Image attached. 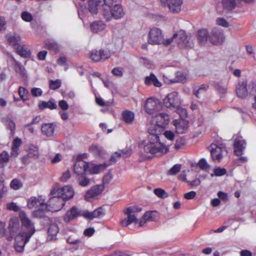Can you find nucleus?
Here are the masks:
<instances>
[{
  "mask_svg": "<svg viewBox=\"0 0 256 256\" xmlns=\"http://www.w3.org/2000/svg\"><path fill=\"white\" fill-rule=\"evenodd\" d=\"M6 38L8 42L12 45L14 49L16 48L17 46H20V37L19 36L12 34H8L6 36Z\"/></svg>",
  "mask_w": 256,
  "mask_h": 256,
  "instance_id": "30",
  "label": "nucleus"
},
{
  "mask_svg": "<svg viewBox=\"0 0 256 256\" xmlns=\"http://www.w3.org/2000/svg\"><path fill=\"white\" fill-rule=\"evenodd\" d=\"M180 100L178 92L169 94L164 100V104L168 108H175L180 104Z\"/></svg>",
  "mask_w": 256,
  "mask_h": 256,
  "instance_id": "9",
  "label": "nucleus"
},
{
  "mask_svg": "<svg viewBox=\"0 0 256 256\" xmlns=\"http://www.w3.org/2000/svg\"><path fill=\"white\" fill-rule=\"evenodd\" d=\"M22 142L20 138H16L13 141L12 146L11 156L14 158L16 157L19 152V147L22 144Z\"/></svg>",
  "mask_w": 256,
  "mask_h": 256,
  "instance_id": "31",
  "label": "nucleus"
},
{
  "mask_svg": "<svg viewBox=\"0 0 256 256\" xmlns=\"http://www.w3.org/2000/svg\"><path fill=\"white\" fill-rule=\"evenodd\" d=\"M19 216L22 228V231L20 233L32 237L36 232L34 223L23 211L20 212Z\"/></svg>",
  "mask_w": 256,
  "mask_h": 256,
  "instance_id": "4",
  "label": "nucleus"
},
{
  "mask_svg": "<svg viewBox=\"0 0 256 256\" xmlns=\"http://www.w3.org/2000/svg\"><path fill=\"white\" fill-rule=\"evenodd\" d=\"M162 2H166L169 10L172 14L180 12L182 9L183 3L182 0H161Z\"/></svg>",
  "mask_w": 256,
  "mask_h": 256,
  "instance_id": "14",
  "label": "nucleus"
},
{
  "mask_svg": "<svg viewBox=\"0 0 256 256\" xmlns=\"http://www.w3.org/2000/svg\"><path fill=\"white\" fill-rule=\"evenodd\" d=\"M100 56L102 57V60H106L110 58L112 56L111 52L108 50H100Z\"/></svg>",
  "mask_w": 256,
  "mask_h": 256,
  "instance_id": "55",
  "label": "nucleus"
},
{
  "mask_svg": "<svg viewBox=\"0 0 256 256\" xmlns=\"http://www.w3.org/2000/svg\"><path fill=\"white\" fill-rule=\"evenodd\" d=\"M225 36L222 31L217 28H214L210 34L209 42L213 44H221L224 40Z\"/></svg>",
  "mask_w": 256,
  "mask_h": 256,
  "instance_id": "12",
  "label": "nucleus"
},
{
  "mask_svg": "<svg viewBox=\"0 0 256 256\" xmlns=\"http://www.w3.org/2000/svg\"><path fill=\"white\" fill-rule=\"evenodd\" d=\"M246 82L244 80L240 81L236 87V92L238 96L241 98H245L248 95V88Z\"/></svg>",
  "mask_w": 256,
  "mask_h": 256,
  "instance_id": "25",
  "label": "nucleus"
},
{
  "mask_svg": "<svg viewBox=\"0 0 256 256\" xmlns=\"http://www.w3.org/2000/svg\"><path fill=\"white\" fill-rule=\"evenodd\" d=\"M160 108V106L158 100L150 98L146 100L144 108L147 114L152 115L154 114Z\"/></svg>",
  "mask_w": 256,
  "mask_h": 256,
  "instance_id": "13",
  "label": "nucleus"
},
{
  "mask_svg": "<svg viewBox=\"0 0 256 256\" xmlns=\"http://www.w3.org/2000/svg\"><path fill=\"white\" fill-rule=\"evenodd\" d=\"M209 37L210 34L206 29H200L196 32V38L200 45H205L209 42Z\"/></svg>",
  "mask_w": 256,
  "mask_h": 256,
  "instance_id": "23",
  "label": "nucleus"
},
{
  "mask_svg": "<svg viewBox=\"0 0 256 256\" xmlns=\"http://www.w3.org/2000/svg\"><path fill=\"white\" fill-rule=\"evenodd\" d=\"M123 120L126 123H131L134 120V114L129 110L124 111L122 113Z\"/></svg>",
  "mask_w": 256,
  "mask_h": 256,
  "instance_id": "41",
  "label": "nucleus"
},
{
  "mask_svg": "<svg viewBox=\"0 0 256 256\" xmlns=\"http://www.w3.org/2000/svg\"><path fill=\"white\" fill-rule=\"evenodd\" d=\"M56 124L54 123H46L42 124L41 131L42 134L48 136L52 137L54 135Z\"/></svg>",
  "mask_w": 256,
  "mask_h": 256,
  "instance_id": "24",
  "label": "nucleus"
},
{
  "mask_svg": "<svg viewBox=\"0 0 256 256\" xmlns=\"http://www.w3.org/2000/svg\"><path fill=\"white\" fill-rule=\"evenodd\" d=\"M110 164H111V163H104L98 165L90 164L88 166V172L91 174H98L106 169Z\"/></svg>",
  "mask_w": 256,
  "mask_h": 256,
  "instance_id": "27",
  "label": "nucleus"
},
{
  "mask_svg": "<svg viewBox=\"0 0 256 256\" xmlns=\"http://www.w3.org/2000/svg\"><path fill=\"white\" fill-rule=\"evenodd\" d=\"M104 190V186L102 185H98L92 186L90 190H88L85 194V198L87 201L90 200L92 198H94L100 195Z\"/></svg>",
  "mask_w": 256,
  "mask_h": 256,
  "instance_id": "18",
  "label": "nucleus"
},
{
  "mask_svg": "<svg viewBox=\"0 0 256 256\" xmlns=\"http://www.w3.org/2000/svg\"><path fill=\"white\" fill-rule=\"evenodd\" d=\"M185 144L186 142L182 138L180 137L176 139L174 144V148L175 149L178 150L182 148Z\"/></svg>",
  "mask_w": 256,
  "mask_h": 256,
  "instance_id": "54",
  "label": "nucleus"
},
{
  "mask_svg": "<svg viewBox=\"0 0 256 256\" xmlns=\"http://www.w3.org/2000/svg\"><path fill=\"white\" fill-rule=\"evenodd\" d=\"M22 184L20 180L15 178L12 180L10 184V188L14 190H18L22 187Z\"/></svg>",
  "mask_w": 256,
  "mask_h": 256,
  "instance_id": "46",
  "label": "nucleus"
},
{
  "mask_svg": "<svg viewBox=\"0 0 256 256\" xmlns=\"http://www.w3.org/2000/svg\"><path fill=\"white\" fill-rule=\"evenodd\" d=\"M105 214V210L102 207H99L92 212H86L82 214L84 218L92 220L94 218H100Z\"/></svg>",
  "mask_w": 256,
  "mask_h": 256,
  "instance_id": "20",
  "label": "nucleus"
},
{
  "mask_svg": "<svg viewBox=\"0 0 256 256\" xmlns=\"http://www.w3.org/2000/svg\"><path fill=\"white\" fill-rule=\"evenodd\" d=\"M144 84L147 86L153 85L158 88L162 86V83L153 73H151L150 76L146 77Z\"/></svg>",
  "mask_w": 256,
  "mask_h": 256,
  "instance_id": "28",
  "label": "nucleus"
},
{
  "mask_svg": "<svg viewBox=\"0 0 256 256\" xmlns=\"http://www.w3.org/2000/svg\"><path fill=\"white\" fill-rule=\"evenodd\" d=\"M248 88L250 93L256 94V80L250 81L248 84Z\"/></svg>",
  "mask_w": 256,
  "mask_h": 256,
  "instance_id": "58",
  "label": "nucleus"
},
{
  "mask_svg": "<svg viewBox=\"0 0 256 256\" xmlns=\"http://www.w3.org/2000/svg\"><path fill=\"white\" fill-rule=\"evenodd\" d=\"M181 168V165L179 164H174L168 172V175L173 176L178 173Z\"/></svg>",
  "mask_w": 256,
  "mask_h": 256,
  "instance_id": "50",
  "label": "nucleus"
},
{
  "mask_svg": "<svg viewBox=\"0 0 256 256\" xmlns=\"http://www.w3.org/2000/svg\"><path fill=\"white\" fill-rule=\"evenodd\" d=\"M10 156L8 152L4 151L0 154V168H4V164L9 160Z\"/></svg>",
  "mask_w": 256,
  "mask_h": 256,
  "instance_id": "42",
  "label": "nucleus"
},
{
  "mask_svg": "<svg viewBox=\"0 0 256 256\" xmlns=\"http://www.w3.org/2000/svg\"><path fill=\"white\" fill-rule=\"evenodd\" d=\"M27 154L22 158V162L24 164L28 162V158H32L34 160L38 158L39 156V152L38 148L34 145H30L27 150Z\"/></svg>",
  "mask_w": 256,
  "mask_h": 256,
  "instance_id": "17",
  "label": "nucleus"
},
{
  "mask_svg": "<svg viewBox=\"0 0 256 256\" xmlns=\"http://www.w3.org/2000/svg\"><path fill=\"white\" fill-rule=\"evenodd\" d=\"M208 88V86H207L202 84L194 92V94L197 98H200L201 97L202 95L205 93Z\"/></svg>",
  "mask_w": 256,
  "mask_h": 256,
  "instance_id": "47",
  "label": "nucleus"
},
{
  "mask_svg": "<svg viewBox=\"0 0 256 256\" xmlns=\"http://www.w3.org/2000/svg\"><path fill=\"white\" fill-rule=\"evenodd\" d=\"M89 164L81 160L80 156L78 158L77 161L74 166V170L75 173L80 175L88 172Z\"/></svg>",
  "mask_w": 256,
  "mask_h": 256,
  "instance_id": "15",
  "label": "nucleus"
},
{
  "mask_svg": "<svg viewBox=\"0 0 256 256\" xmlns=\"http://www.w3.org/2000/svg\"><path fill=\"white\" fill-rule=\"evenodd\" d=\"M226 169L218 168L214 170V175L217 176H222L226 173Z\"/></svg>",
  "mask_w": 256,
  "mask_h": 256,
  "instance_id": "62",
  "label": "nucleus"
},
{
  "mask_svg": "<svg viewBox=\"0 0 256 256\" xmlns=\"http://www.w3.org/2000/svg\"><path fill=\"white\" fill-rule=\"evenodd\" d=\"M14 70L16 72L19 74L20 76H24L26 74V70L24 68L21 66L20 64L18 62H16V65L14 66Z\"/></svg>",
  "mask_w": 256,
  "mask_h": 256,
  "instance_id": "53",
  "label": "nucleus"
},
{
  "mask_svg": "<svg viewBox=\"0 0 256 256\" xmlns=\"http://www.w3.org/2000/svg\"><path fill=\"white\" fill-rule=\"evenodd\" d=\"M210 154L212 159L214 160H218V162L222 158L223 148L217 144H212L210 145Z\"/></svg>",
  "mask_w": 256,
  "mask_h": 256,
  "instance_id": "19",
  "label": "nucleus"
},
{
  "mask_svg": "<svg viewBox=\"0 0 256 256\" xmlns=\"http://www.w3.org/2000/svg\"><path fill=\"white\" fill-rule=\"evenodd\" d=\"M102 0H88V9L92 14L98 13L99 8H102V13L104 12V4Z\"/></svg>",
  "mask_w": 256,
  "mask_h": 256,
  "instance_id": "16",
  "label": "nucleus"
},
{
  "mask_svg": "<svg viewBox=\"0 0 256 256\" xmlns=\"http://www.w3.org/2000/svg\"><path fill=\"white\" fill-rule=\"evenodd\" d=\"M6 208L8 210L17 212L20 211V208L16 202H12L8 203L6 205Z\"/></svg>",
  "mask_w": 256,
  "mask_h": 256,
  "instance_id": "51",
  "label": "nucleus"
},
{
  "mask_svg": "<svg viewBox=\"0 0 256 256\" xmlns=\"http://www.w3.org/2000/svg\"><path fill=\"white\" fill-rule=\"evenodd\" d=\"M90 30L95 33H97L105 28V24L101 21H96L90 26Z\"/></svg>",
  "mask_w": 256,
  "mask_h": 256,
  "instance_id": "33",
  "label": "nucleus"
},
{
  "mask_svg": "<svg viewBox=\"0 0 256 256\" xmlns=\"http://www.w3.org/2000/svg\"><path fill=\"white\" fill-rule=\"evenodd\" d=\"M31 94L32 96L38 97L42 96V91L40 88H34L31 90Z\"/></svg>",
  "mask_w": 256,
  "mask_h": 256,
  "instance_id": "59",
  "label": "nucleus"
},
{
  "mask_svg": "<svg viewBox=\"0 0 256 256\" xmlns=\"http://www.w3.org/2000/svg\"><path fill=\"white\" fill-rule=\"evenodd\" d=\"M70 176L71 174L70 171L69 170H67L62 173L60 178V180L62 182H66Z\"/></svg>",
  "mask_w": 256,
  "mask_h": 256,
  "instance_id": "60",
  "label": "nucleus"
},
{
  "mask_svg": "<svg viewBox=\"0 0 256 256\" xmlns=\"http://www.w3.org/2000/svg\"><path fill=\"white\" fill-rule=\"evenodd\" d=\"M142 211V208L138 206H130L123 210L124 214L126 216L120 222V224L126 227L132 224H138V214Z\"/></svg>",
  "mask_w": 256,
  "mask_h": 256,
  "instance_id": "3",
  "label": "nucleus"
},
{
  "mask_svg": "<svg viewBox=\"0 0 256 256\" xmlns=\"http://www.w3.org/2000/svg\"><path fill=\"white\" fill-rule=\"evenodd\" d=\"M18 94L23 100H26L28 99V92L24 88L21 86L19 88Z\"/></svg>",
  "mask_w": 256,
  "mask_h": 256,
  "instance_id": "45",
  "label": "nucleus"
},
{
  "mask_svg": "<svg viewBox=\"0 0 256 256\" xmlns=\"http://www.w3.org/2000/svg\"><path fill=\"white\" fill-rule=\"evenodd\" d=\"M80 214V211L76 206H72L70 210L67 212L66 215L64 216V221L66 222H68Z\"/></svg>",
  "mask_w": 256,
  "mask_h": 256,
  "instance_id": "26",
  "label": "nucleus"
},
{
  "mask_svg": "<svg viewBox=\"0 0 256 256\" xmlns=\"http://www.w3.org/2000/svg\"><path fill=\"white\" fill-rule=\"evenodd\" d=\"M246 145V142L242 137L236 138L234 144L235 154L238 156H241Z\"/></svg>",
  "mask_w": 256,
  "mask_h": 256,
  "instance_id": "21",
  "label": "nucleus"
},
{
  "mask_svg": "<svg viewBox=\"0 0 256 256\" xmlns=\"http://www.w3.org/2000/svg\"><path fill=\"white\" fill-rule=\"evenodd\" d=\"M130 154L128 151L120 150L114 152L110 157V160L112 162H116L117 160L121 157L126 158Z\"/></svg>",
  "mask_w": 256,
  "mask_h": 256,
  "instance_id": "34",
  "label": "nucleus"
},
{
  "mask_svg": "<svg viewBox=\"0 0 256 256\" xmlns=\"http://www.w3.org/2000/svg\"><path fill=\"white\" fill-rule=\"evenodd\" d=\"M100 50H94L92 51L90 58L94 62H98L102 60V57L100 56Z\"/></svg>",
  "mask_w": 256,
  "mask_h": 256,
  "instance_id": "43",
  "label": "nucleus"
},
{
  "mask_svg": "<svg viewBox=\"0 0 256 256\" xmlns=\"http://www.w3.org/2000/svg\"><path fill=\"white\" fill-rule=\"evenodd\" d=\"M104 5L103 16L106 20H110L112 18L119 19L123 17L124 12L122 6L116 4L115 0H102Z\"/></svg>",
  "mask_w": 256,
  "mask_h": 256,
  "instance_id": "2",
  "label": "nucleus"
},
{
  "mask_svg": "<svg viewBox=\"0 0 256 256\" xmlns=\"http://www.w3.org/2000/svg\"><path fill=\"white\" fill-rule=\"evenodd\" d=\"M187 76L182 72H177L175 74V78L173 79L172 82L174 83H184L187 80Z\"/></svg>",
  "mask_w": 256,
  "mask_h": 256,
  "instance_id": "38",
  "label": "nucleus"
},
{
  "mask_svg": "<svg viewBox=\"0 0 256 256\" xmlns=\"http://www.w3.org/2000/svg\"><path fill=\"white\" fill-rule=\"evenodd\" d=\"M198 164L200 169L206 172L210 170V166L204 158H202L200 160Z\"/></svg>",
  "mask_w": 256,
  "mask_h": 256,
  "instance_id": "49",
  "label": "nucleus"
},
{
  "mask_svg": "<svg viewBox=\"0 0 256 256\" xmlns=\"http://www.w3.org/2000/svg\"><path fill=\"white\" fill-rule=\"evenodd\" d=\"M52 197L50 198L47 203L43 205L44 214L46 211L52 212H58L60 210L64 204L63 202L57 197V196H52Z\"/></svg>",
  "mask_w": 256,
  "mask_h": 256,
  "instance_id": "7",
  "label": "nucleus"
},
{
  "mask_svg": "<svg viewBox=\"0 0 256 256\" xmlns=\"http://www.w3.org/2000/svg\"><path fill=\"white\" fill-rule=\"evenodd\" d=\"M17 54L20 56L28 58H30L31 52L28 46L26 45H20L16 47L15 49Z\"/></svg>",
  "mask_w": 256,
  "mask_h": 256,
  "instance_id": "29",
  "label": "nucleus"
},
{
  "mask_svg": "<svg viewBox=\"0 0 256 256\" xmlns=\"http://www.w3.org/2000/svg\"><path fill=\"white\" fill-rule=\"evenodd\" d=\"M38 106L40 109L43 110L46 108H48L50 110L56 109L57 108L56 104L54 100H52L47 102H42L39 104Z\"/></svg>",
  "mask_w": 256,
  "mask_h": 256,
  "instance_id": "35",
  "label": "nucleus"
},
{
  "mask_svg": "<svg viewBox=\"0 0 256 256\" xmlns=\"http://www.w3.org/2000/svg\"><path fill=\"white\" fill-rule=\"evenodd\" d=\"M22 19L26 22H30L32 20L33 16L31 14L28 12H24L21 15Z\"/></svg>",
  "mask_w": 256,
  "mask_h": 256,
  "instance_id": "57",
  "label": "nucleus"
},
{
  "mask_svg": "<svg viewBox=\"0 0 256 256\" xmlns=\"http://www.w3.org/2000/svg\"><path fill=\"white\" fill-rule=\"evenodd\" d=\"M169 116L165 113H159L153 118L152 122L148 125V132L149 134L148 141L146 143L142 142L140 144L146 153L152 154L161 155L166 154L169 150L168 146L160 142L159 136L162 134V128L168 124Z\"/></svg>",
  "mask_w": 256,
  "mask_h": 256,
  "instance_id": "1",
  "label": "nucleus"
},
{
  "mask_svg": "<svg viewBox=\"0 0 256 256\" xmlns=\"http://www.w3.org/2000/svg\"><path fill=\"white\" fill-rule=\"evenodd\" d=\"M59 229L56 224H51L48 228V235L50 240L56 239V236L58 232Z\"/></svg>",
  "mask_w": 256,
  "mask_h": 256,
  "instance_id": "36",
  "label": "nucleus"
},
{
  "mask_svg": "<svg viewBox=\"0 0 256 256\" xmlns=\"http://www.w3.org/2000/svg\"><path fill=\"white\" fill-rule=\"evenodd\" d=\"M78 183L82 186H86L90 184V180L85 176H81L78 180Z\"/></svg>",
  "mask_w": 256,
  "mask_h": 256,
  "instance_id": "48",
  "label": "nucleus"
},
{
  "mask_svg": "<svg viewBox=\"0 0 256 256\" xmlns=\"http://www.w3.org/2000/svg\"><path fill=\"white\" fill-rule=\"evenodd\" d=\"M50 88L51 90H56L61 86V81L60 80H50L49 82Z\"/></svg>",
  "mask_w": 256,
  "mask_h": 256,
  "instance_id": "52",
  "label": "nucleus"
},
{
  "mask_svg": "<svg viewBox=\"0 0 256 256\" xmlns=\"http://www.w3.org/2000/svg\"><path fill=\"white\" fill-rule=\"evenodd\" d=\"M154 192L157 196L161 198H165L168 196V194L164 190L160 188H155L154 190Z\"/></svg>",
  "mask_w": 256,
  "mask_h": 256,
  "instance_id": "44",
  "label": "nucleus"
},
{
  "mask_svg": "<svg viewBox=\"0 0 256 256\" xmlns=\"http://www.w3.org/2000/svg\"><path fill=\"white\" fill-rule=\"evenodd\" d=\"M174 37H176V42L178 44L182 47H190L192 45V41L190 36H188L185 32L183 30L174 34Z\"/></svg>",
  "mask_w": 256,
  "mask_h": 256,
  "instance_id": "11",
  "label": "nucleus"
},
{
  "mask_svg": "<svg viewBox=\"0 0 256 256\" xmlns=\"http://www.w3.org/2000/svg\"><path fill=\"white\" fill-rule=\"evenodd\" d=\"M58 106L62 110H68V108H69V106H68V104L67 103V102L66 101H65L64 100H61L59 101Z\"/></svg>",
  "mask_w": 256,
  "mask_h": 256,
  "instance_id": "64",
  "label": "nucleus"
},
{
  "mask_svg": "<svg viewBox=\"0 0 256 256\" xmlns=\"http://www.w3.org/2000/svg\"><path fill=\"white\" fill-rule=\"evenodd\" d=\"M89 151L96 156H102L104 152L102 147L96 144L92 145L89 148Z\"/></svg>",
  "mask_w": 256,
  "mask_h": 256,
  "instance_id": "40",
  "label": "nucleus"
},
{
  "mask_svg": "<svg viewBox=\"0 0 256 256\" xmlns=\"http://www.w3.org/2000/svg\"><path fill=\"white\" fill-rule=\"evenodd\" d=\"M50 194L57 196L60 199L69 200L74 197V191L72 186L67 185L62 188H54L51 190Z\"/></svg>",
  "mask_w": 256,
  "mask_h": 256,
  "instance_id": "6",
  "label": "nucleus"
},
{
  "mask_svg": "<svg viewBox=\"0 0 256 256\" xmlns=\"http://www.w3.org/2000/svg\"><path fill=\"white\" fill-rule=\"evenodd\" d=\"M216 88L220 94H224L226 92L227 86L226 84L219 83L217 84Z\"/></svg>",
  "mask_w": 256,
  "mask_h": 256,
  "instance_id": "56",
  "label": "nucleus"
},
{
  "mask_svg": "<svg viewBox=\"0 0 256 256\" xmlns=\"http://www.w3.org/2000/svg\"><path fill=\"white\" fill-rule=\"evenodd\" d=\"M44 200L42 198V196L38 198L32 196L27 201V206L29 208H36V210H34L32 215L34 217L41 218L44 216L43 205H44Z\"/></svg>",
  "mask_w": 256,
  "mask_h": 256,
  "instance_id": "5",
  "label": "nucleus"
},
{
  "mask_svg": "<svg viewBox=\"0 0 256 256\" xmlns=\"http://www.w3.org/2000/svg\"><path fill=\"white\" fill-rule=\"evenodd\" d=\"M238 0H222L223 7L228 10H233L236 6Z\"/></svg>",
  "mask_w": 256,
  "mask_h": 256,
  "instance_id": "39",
  "label": "nucleus"
},
{
  "mask_svg": "<svg viewBox=\"0 0 256 256\" xmlns=\"http://www.w3.org/2000/svg\"><path fill=\"white\" fill-rule=\"evenodd\" d=\"M96 102L100 106H109V102H104V100L100 97L96 98Z\"/></svg>",
  "mask_w": 256,
  "mask_h": 256,
  "instance_id": "63",
  "label": "nucleus"
},
{
  "mask_svg": "<svg viewBox=\"0 0 256 256\" xmlns=\"http://www.w3.org/2000/svg\"><path fill=\"white\" fill-rule=\"evenodd\" d=\"M31 237L19 233L15 238L14 248L16 251L18 253L24 252L26 244L30 240Z\"/></svg>",
  "mask_w": 256,
  "mask_h": 256,
  "instance_id": "10",
  "label": "nucleus"
},
{
  "mask_svg": "<svg viewBox=\"0 0 256 256\" xmlns=\"http://www.w3.org/2000/svg\"><path fill=\"white\" fill-rule=\"evenodd\" d=\"M216 24L223 27L227 28L228 26V24L224 18H219L216 20Z\"/></svg>",
  "mask_w": 256,
  "mask_h": 256,
  "instance_id": "61",
  "label": "nucleus"
},
{
  "mask_svg": "<svg viewBox=\"0 0 256 256\" xmlns=\"http://www.w3.org/2000/svg\"><path fill=\"white\" fill-rule=\"evenodd\" d=\"M19 220L16 216H14L10 218L8 226V229L10 232H16L19 228Z\"/></svg>",
  "mask_w": 256,
  "mask_h": 256,
  "instance_id": "32",
  "label": "nucleus"
},
{
  "mask_svg": "<svg viewBox=\"0 0 256 256\" xmlns=\"http://www.w3.org/2000/svg\"><path fill=\"white\" fill-rule=\"evenodd\" d=\"M158 216V214L156 211L147 212L143 216V218L148 222L156 221Z\"/></svg>",
  "mask_w": 256,
  "mask_h": 256,
  "instance_id": "37",
  "label": "nucleus"
},
{
  "mask_svg": "<svg viewBox=\"0 0 256 256\" xmlns=\"http://www.w3.org/2000/svg\"><path fill=\"white\" fill-rule=\"evenodd\" d=\"M176 132L182 134L187 132L188 128V122L184 120H178L174 122Z\"/></svg>",
  "mask_w": 256,
  "mask_h": 256,
  "instance_id": "22",
  "label": "nucleus"
},
{
  "mask_svg": "<svg viewBox=\"0 0 256 256\" xmlns=\"http://www.w3.org/2000/svg\"><path fill=\"white\" fill-rule=\"evenodd\" d=\"M164 36L162 30L157 28H151L148 34V42L152 45L162 44Z\"/></svg>",
  "mask_w": 256,
  "mask_h": 256,
  "instance_id": "8",
  "label": "nucleus"
}]
</instances>
